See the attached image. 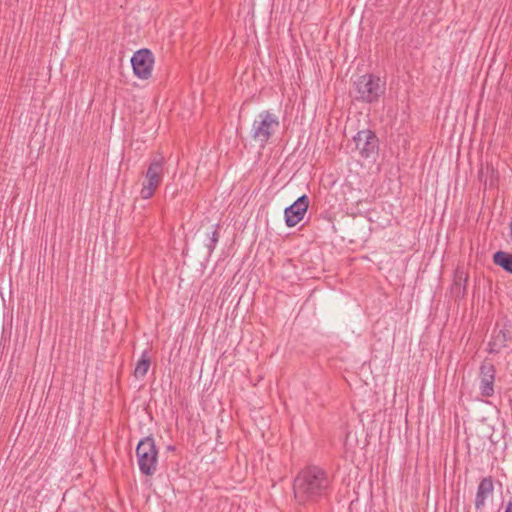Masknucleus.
Returning <instances> with one entry per match:
<instances>
[{"mask_svg":"<svg viewBox=\"0 0 512 512\" xmlns=\"http://www.w3.org/2000/svg\"><path fill=\"white\" fill-rule=\"evenodd\" d=\"M353 139L362 158L368 159L377 155L379 140L375 132L370 129L360 130Z\"/></svg>","mask_w":512,"mask_h":512,"instance_id":"nucleus-6","label":"nucleus"},{"mask_svg":"<svg viewBox=\"0 0 512 512\" xmlns=\"http://www.w3.org/2000/svg\"><path fill=\"white\" fill-rule=\"evenodd\" d=\"M309 203V197L304 194L300 196L296 201H294L290 206L285 208V224L288 227H294L298 223H300L303 220L305 214L307 213Z\"/></svg>","mask_w":512,"mask_h":512,"instance_id":"nucleus-8","label":"nucleus"},{"mask_svg":"<svg viewBox=\"0 0 512 512\" xmlns=\"http://www.w3.org/2000/svg\"><path fill=\"white\" fill-rule=\"evenodd\" d=\"M165 174V158L157 154L150 159L147 170L144 174L145 180L142 183L140 197L144 200L152 198L160 187Z\"/></svg>","mask_w":512,"mask_h":512,"instance_id":"nucleus-3","label":"nucleus"},{"mask_svg":"<svg viewBox=\"0 0 512 512\" xmlns=\"http://www.w3.org/2000/svg\"><path fill=\"white\" fill-rule=\"evenodd\" d=\"M219 224H213L206 228L204 235L205 239L203 240L204 246L207 249V254L210 256L219 241L220 233H219Z\"/></svg>","mask_w":512,"mask_h":512,"instance_id":"nucleus-11","label":"nucleus"},{"mask_svg":"<svg viewBox=\"0 0 512 512\" xmlns=\"http://www.w3.org/2000/svg\"><path fill=\"white\" fill-rule=\"evenodd\" d=\"M494 481L491 476L483 477L477 487L475 496V509L477 512L483 511L488 498L493 496Z\"/></svg>","mask_w":512,"mask_h":512,"instance_id":"nucleus-10","label":"nucleus"},{"mask_svg":"<svg viewBox=\"0 0 512 512\" xmlns=\"http://www.w3.org/2000/svg\"><path fill=\"white\" fill-rule=\"evenodd\" d=\"M495 367L489 361H484L480 366L479 389L483 397H491L494 394Z\"/></svg>","mask_w":512,"mask_h":512,"instance_id":"nucleus-9","label":"nucleus"},{"mask_svg":"<svg viewBox=\"0 0 512 512\" xmlns=\"http://www.w3.org/2000/svg\"><path fill=\"white\" fill-rule=\"evenodd\" d=\"M151 360L149 357L148 352L145 350L142 352L140 359L138 360L135 370H134V376L136 378H143L150 367Z\"/></svg>","mask_w":512,"mask_h":512,"instance_id":"nucleus-15","label":"nucleus"},{"mask_svg":"<svg viewBox=\"0 0 512 512\" xmlns=\"http://www.w3.org/2000/svg\"><path fill=\"white\" fill-rule=\"evenodd\" d=\"M467 280V274L460 270L456 271L454 282L451 287V292L455 298L461 299L465 296Z\"/></svg>","mask_w":512,"mask_h":512,"instance_id":"nucleus-12","label":"nucleus"},{"mask_svg":"<svg viewBox=\"0 0 512 512\" xmlns=\"http://www.w3.org/2000/svg\"><path fill=\"white\" fill-rule=\"evenodd\" d=\"M358 101L373 103L384 94L385 85L381 79L373 74H364L354 82Z\"/></svg>","mask_w":512,"mask_h":512,"instance_id":"nucleus-5","label":"nucleus"},{"mask_svg":"<svg viewBox=\"0 0 512 512\" xmlns=\"http://www.w3.org/2000/svg\"><path fill=\"white\" fill-rule=\"evenodd\" d=\"M510 236H511V239H512V218H511V222H510Z\"/></svg>","mask_w":512,"mask_h":512,"instance_id":"nucleus-17","label":"nucleus"},{"mask_svg":"<svg viewBox=\"0 0 512 512\" xmlns=\"http://www.w3.org/2000/svg\"><path fill=\"white\" fill-rule=\"evenodd\" d=\"M505 512H512V501H509L506 505Z\"/></svg>","mask_w":512,"mask_h":512,"instance_id":"nucleus-16","label":"nucleus"},{"mask_svg":"<svg viewBox=\"0 0 512 512\" xmlns=\"http://www.w3.org/2000/svg\"><path fill=\"white\" fill-rule=\"evenodd\" d=\"M174 449H175L174 446H168V450L173 451Z\"/></svg>","mask_w":512,"mask_h":512,"instance_id":"nucleus-18","label":"nucleus"},{"mask_svg":"<svg viewBox=\"0 0 512 512\" xmlns=\"http://www.w3.org/2000/svg\"><path fill=\"white\" fill-rule=\"evenodd\" d=\"M495 265L501 267L504 271L512 274V254L505 251H497L493 255Z\"/></svg>","mask_w":512,"mask_h":512,"instance_id":"nucleus-14","label":"nucleus"},{"mask_svg":"<svg viewBox=\"0 0 512 512\" xmlns=\"http://www.w3.org/2000/svg\"><path fill=\"white\" fill-rule=\"evenodd\" d=\"M292 488L297 505L314 506L330 497L333 491V480L322 467L308 465L297 473Z\"/></svg>","mask_w":512,"mask_h":512,"instance_id":"nucleus-1","label":"nucleus"},{"mask_svg":"<svg viewBox=\"0 0 512 512\" xmlns=\"http://www.w3.org/2000/svg\"><path fill=\"white\" fill-rule=\"evenodd\" d=\"M130 61L133 72L138 78L146 80L151 77L154 64V56L149 49L142 48L136 51L131 57Z\"/></svg>","mask_w":512,"mask_h":512,"instance_id":"nucleus-7","label":"nucleus"},{"mask_svg":"<svg viewBox=\"0 0 512 512\" xmlns=\"http://www.w3.org/2000/svg\"><path fill=\"white\" fill-rule=\"evenodd\" d=\"M280 127L279 117L270 110L261 111L253 120L250 137L264 148Z\"/></svg>","mask_w":512,"mask_h":512,"instance_id":"nucleus-2","label":"nucleus"},{"mask_svg":"<svg viewBox=\"0 0 512 512\" xmlns=\"http://www.w3.org/2000/svg\"><path fill=\"white\" fill-rule=\"evenodd\" d=\"M511 339L508 330L501 329L496 332L489 343L490 352L498 353L501 348L506 347L507 342Z\"/></svg>","mask_w":512,"mask_h":512,"instance_id":"nucleus-13","label":"nucleus"},{"mask_svg":"<svg viewBox=\"0 0 512 512\" xmlns=\"http://www.w3.org/2000/svg\"><path fill=\"white\" fill-rule=\"evenodd\" d=\"M136 457L140 472L153 476L158 466V448L152 436L142 438L136 447Z\"/></svg>","mask_w":512,"mask_h":512,"instance_id":"nucleus-4","label":"nucleus"}]
</instances>
